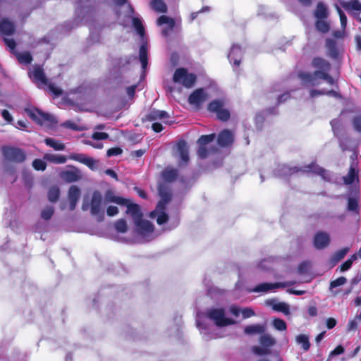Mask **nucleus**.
I'll list each match as a JSON object with an SVG mask.
<instances>
[{"label":"nucleus","mask_w":361,"mask_h":361,"mask_svg":"<svg viewBox=\"0 0 361 361\" xmlns=\"http://www.w3.org/2000/svg\"><path fill=\"white\" fill-rule=\"evenodd\" d=\"M277 170L279 172V175L283 176H291L298 172H312L314 174L320 176L324 180H331V173L324 169L320 167L315 163H311L310 164L305 165L302 167H289L287 165H282L279 166Z\"/></svg>","instance_id":"f257e3e1"},{"label":"nucleus","mask_w":361,"mask_h":361,"mask_svg":"<svg viewBox=\"0 0 361 361\" xmlns=\"http://www.w3.org/2000/svg\"><path fill=\"white\" fill-rule=\"evenodd\" d=\"M295 283V281H285V282H277V283H262L258 284L255 287L252 288L247 289V291L250 293H267L274 290V289L279 288H286L290 286H293Z\"/></svg>","instance_id":"423d86ee"},{"label":"nucleus","mask_w":361,"mask_h":361,"mask_svg":"<svg viewBox=\"0 0 361 361\" xmlns=\"http://www.w3.org/2000/svg\"><path fill=\"white\" fill-rule=\"evenodd\" d=\"M336 10L340 16L341 27L343 30H344L347 25V17L340 7L336 6Z\"/></svg>","instance_id":"13d9d810"},{"label":"nucleus","mask_w":361,"mask_h":361,"mask_svg":"<svg viewBox=\"0 0 361 361\" xmlns=\"http://www.w3.org/2000/svg\"><path fill=\"white\" fill-rule=\"evenodd\" d=\"M69 159L80 162L86 166H87L90 169H93L95 165V160L93 158L89 157L85 154L81 153H73L69 156Z\"/></svg>","instance_id":"dca6fc26"},{"label":"nucleus","mask_w":361,"mask_h":361,"mask_svg":"<svg viewBox=\"0 0 361 361\" xmlns=\"http://www.w3.org/2000/svg\"><path fill=\"white\" fill-rule=\"evenodd\" d=\"M312 64L313 67L324 71H329L331 69V64L329 62L320 57L314 58Z\"/></svg>","instance_id":"cd10ccee"},{"label":"nucleus","mask_w":361,"mask_h":361,"mask_svg":"<svg viewBox=\"0 0 361 361\" xmlns=\"http://www.w3.org/2000/svg\"><path fill=\"white\" fill-rule=\"evenodd\" d=\"M344 352V348L341 345L337 346L334 350H332L330 353V355L334 356V355H338L342 354Z\"/></svg>","instance_id":"338daca9"},{"label":"nucleus","mask_w":361,"mask_h":361,"mask_svg":"<svg viewBox=\"0 0 361 361\" xmlns=\"http://www.w3.org/2000/svg\"><path fill=\"white\" fill-rule=\"evenodd\" d=\"M80 197V190L76 185H72L68 190L70 209L74 210Z\"/></svg>","instance_id":"6ab92c4d"},{"label":"nucleus","mask_w":361,"mask_h":361,"mask_svg":"<svg viewBox=\"0 0 361 361\" xmlns=\"http://www.w3.org/2000/svg\"><path fill=\"white\" fill-rule=\"evenodd\" d=\"M196 78L195 74L189 73L184 68H179L176 70L173 80L176 83H179L187 88H190L194 85Z\"/></svg>","instance_id":"20e7f679"},{"label":"nucleus","mask_w":361,"mask_h":361,"mask_svg":"<svg viewBox=\"0 0 361 361\" xmlns=\"http://www.w3.org/2000/svg\"><path fill=\"white\" fill-rule=\"evenodd\" d=\"M169 117V114L166 111L157 109L152 110L147 115V118L149 121L161 120Z\"/></svg>","instance_id":"c756f323"},{"label":"nucleus","mask_w":361,"mask_h":361,"mask_svg":"<svg viewBox=\"0 0 361 361\" xmlns=\"http://www.w3.org/2000/svg\"><path fill=\"white\" fill-rule=\"evenodd\" d=\"M43 159L45 161L56 164H64L67 161V158L64 155L54 154L50 153L45 154L43 157Z\"/></svg>","instance_id":"c85d7f7f"},{"label":"nucleus","mask_w":361,"mask_h":361,"mask_svg":"<svg viewBox=\"0 0 361 361\" xmlns=\"http://www.w3.org/2000/svg\"><path fill=\"white\" fill-rule=\"evenodd\" d=\"M215 134L212 133L210 135H202L198 139V144L199 145L205 146L206 145L210 143L215 139Z\"/></svg>","instance_id":"09e8293b"},{"label":"nucleus","mask_w":361,"mask_h":361,"mask_svg":"<svg viewBox=\"0 0 361 361\" xmlns=\"http://www.w3.org/2000/svg\"><path fill=\"white\" fill-rule=\"evenodd\" d=\"M178 177V170L175 169H166L162 173V178L166 182H173Z\"/></svg>","instance_id":"72a5a7b5"},{"label":"nucleus","mask_w":361,"mask_h":361,"mask_svg":"<svg viewBox=\"0 0 361 361\" xmlns=\"http://www.w3.org/2000/svg\"><path fill=\"white\" fill-rule=\"evenodd\" d=\"M159 214L157 216V224L159 225L164 224L168 221V215L166 212H164V210L159 209L157 210Z\"/></svg>","instance_id":"6e6d98bb"},{"label":"nucleus","mask_w":361,"mask_h":361,"mask_svg":"<svg viewBox=\"0 0 361 361\" xmlns=\"http://www.w3.org/2000/svg\"><path fill=\"white\" fill-rule=\"evenodd\" d=\"M328 72L329 71H324L322 70L316 71L312 74L302 72L298 74V76L306 85H316L318 84L317 80L318 78L324 80L326 78L324 75H329Z\"/></svg>","instance_id":"9d476101"},{"label":"nucleus","mask_w":361,"mask_h":361,"mask_svg":"<svg viewBox=\"0 0 361 361\" xmlns=\"http://www.w3.org/2000/svg\"><path fill=\"white\" fill-rule=\"evenodd\" d=\"M134 224L137 232L138 233L139 235H142V237L148 236L154 231L153 224L147 220H143L142 219H141L140 220H138Z\"/></svg>","instance_id":"9b49d317"},{"label":"nucleus","mask_w":361,"mask_h":361,"mask_svg":"<svg viewBox=\"0 0 361 361\" xmlns=\"http://www.w3.org/2000/svg\"><path fill=\"white\" fill-rule=\"evenodd\" d=\"M224 102L223 100H214L209 104L208 110L211 112L216 113L219 120L226 121L230 118V112L228 109H224Z\"/></svg>","instance_id":"1a4fd4ad"},{"label":"nucleus","mask_w":361,"mask_h":361,"mask_svg":"<svg viewBox=\"0 0 361 361\" xmlns=\"http://www.w3.org/2000/svg\"><path fill=\"white\" fill-rule=\"evenodd\" d=\"M296 343L300 345L305 351H307L310 348V343L308 336L305 334L298 335L295 338Z\"/></svg>","instance_id":"e433bc0d"},{"label":"nucleus","mask_w":361,"mask_h":361,"mask_svg":"<svg viewBox=\"0 0 361 361\" xmlns=\"http://www.w3.org/2000/svg\"><path fill=\"white\" fill-rule=\"evenodd\" d=\"M53 207H47L41 212V217L44 220L50 219L54 214Z\"/></svg>","instance_id":"864d4df0"},{"label":"nucleus","mask_w":361,"mask_h":361,"mask_svg":"<svg viewBox=\"0 0 361 361\" xmlns=\"http://www.w3.org/2000/svg\"><path fill=\"white\" fill-rule=\"evenodd\" d=\"M89 207L90 208L91 214L96 216L99 221L104 220L102 196L100 192L97 190L92 193L90 204L87 202L83 201L82 209L87 211Z\"/></svg>","instance_id":"f03ea898"},{"label":"nucleus","mask_w":361,"mask_h":361,"mask_svg":"<svg viewBox=\"0 0 361 361\" xmlns=\"http://www.w3.org/2000/svg\"><path fill=\"white\" fill-rule=\"evenodd\" d=\"M346 281H347V279L344 276L338 277V279H336L334 281H332L330 283L329 289L332 290L334 288L342 286V285L345 284L346 283Z\"/></svg>","instance_id":"5fc2aeb1"},{"label":"nucleus","mask_w":361,"mask_h":361,"mask_svg":"<svg viewBox=\"0 0 361 361\" xmlns=\"http://www.w3.org/2000/svg\"><path fill=\"white\" fill-rule=\"evenodd\" d=\"M208 99V95L202 88L195 90L188 98L190 104L200 106Z\"/></svg>","instance_id":"f8f14e48"},{"label":"nucleus","mask_w":361,"mask_h":361,"mask_svg":"<svg viewBox=\"0 0 361 361\" xmlns=\"http://www.w3.org/2000/svg\"><path fill=\"white\" fill-rule=\"evenodd\" d=\"M330 243L329 235L323 231L316 233L314 238V246L317 250H322L327 247Z\"/></svg>","instance_id":"4468645a"},{"label":"nucleus","mask_w":361,"mask_h":361,"mask_svg":"<svg viewBox=\"0 0 361 361\" xmlns=\"http://www.w3.org/2000/svg\"><path fill=\"white\" fill-rule=\"evenodd\" d=\"M314 16L318 19H324L328 16L327 8L323 3H319L314 11Z\"/></svg>","instance_id":"c9c22d12"},{"label":"nucleus","mask_w":361,"mask_h":361,"mask_svg":"<svg viewBox=\"0 0 361 361\" xmlns=\"http://www.w3.org/2000/svg\"><path fill=\"white\" fill-rule=\"evenodd\" d=\"M233 142V135L228 130H222L218 136V144L221 147H226Z\"/></svg>","instance_id":"aec40b11"},{"label":"nucleus","mask_w":361,"mask_h":361,"mask_svg":"<svg viewBox=\"0 0 361 361\" xmlns=\"http://www.w3.org/2000/svg\"><path fill=\"white\" fill-rule=\"evenodd\" d=\"M267 303L272 306L275 311L283 312L285 314H290L289 305L285 302H274V301H269Z\"/></svg>","instance_id":"2f4dec72"},{"label":"nucleus","mask_w":361,"mask_h":361,"mask_svg":"<svg viewBox=\"0 0 361 361\" xmlns=\"http://www.w3.org/2000/svg\"><path fill=\"white\" fill-rule=\"evenodd\" d=\"M104 202L105 204L115 203L121 206H124L128 203V199L116 195L113 191L108 190L104 195Z\"/></svg>","instance_id":"a211bd4d"},{"label":"nucleus","mask_w":361,"mask_h":361,"mask_svg":"<svg viewBox=\"0 0 361 361\" xmlns=\"http://www.w3.org/2000/svg\"><path fill=\"white\" fill-rule=\"evenodd\" d=\"M315 27L317 30L322 33H326L329 30V25L326 22L322 20V19H318L315 23Z\"/></svg>","instance_id":"49530a36"},{"label":"nucleus","mask_w":361,"mask_h":361,"mask_svg":"<svg viewBox=\"0 0 361 361\" xmlns=\"http://www.w3.org/2000/svg\"><path fill=\"white\" fill-rule=\"evenodd\" d=\"M133 25L134 28L135 29V30L137 31V34L140 37H143L144 33H145V29L142 25V23L141 20L137 18H133Z\"/></svg>","instance_id":"c03bdc74"},{"label":"nucleus","mask_w":361,"mask_h":361,"mask_svg":"<svg viewBox=\"0 0 361 361\" xmlns=\"http://www.w3.org/2000/svg\"><path fill=\"white\" fill-rule=\"evenodd\" d=\"M241 313L244 319L250 318L255 314V312L249 307L243 309Z\"/></svg>","instance_id":"e2e57ef3"},{"label":"nucleus","mask_w":361,"mask_h":361,"mask_svg":"<svg viewBox=\"0 0 361 361\" xmlns=\"http://www.w3.org/2000/svg\"><path fill=\"white\" fill-rule=\"evenodd\" d=\"M123 152V150L120 147H112L107 150L106 155L107 157H113L121 154Z\"/></svg>","instance_id":"680f3d73"},{"label":"nucleus","mask_w":361,"mask_h":361,"mask_svg":"<svg viewBox=\"0 0 361 361\" xmlns=\"http://www.w3.org/2000/svg\"><path fill=\"white\" fill-rule=\"evenodd\" d=\"M326 47L329 51V55L334 59L337 58L338 53L336 48V43L334 39H327L326 41Z\"/></svg>","instance_id":"4c0bfd02"},{"label":"nucleus","mask_w":361,"mask_h":361,"mask_svg":"<svg viewBox=\"0 0 361 361\" xmlns=\"http://www.w3.org/2000/svg\"><path fill=\"white\" fill-rule=\"evenodd\" d=\"M45 160H42L39 159H36L32 161V166L35 170L37 171H44L47 167V164L44 161Z\"/></svg>","instance_id":"603ef678"},{"label":"nucleus","mask_w":361,"mask_h":361,"mask_svg":"<svg viewBox=\"0 0 361 361\" xmlns=\"http://www.w3.org/2000/svg\"><path fill=\"white\" fill-rule=\"evenodd\" d=\"M116 231L118 233H126L128 229V226L126 220L123 219H118L114 224Z\"/></svg>","instance_id":"a18cd8bd"},{"label":"nucleus","mask_w":361,"mask_h":361,"mask_svg":"<svg viewBox=\"0 0 361 361\" xmlns=\"http://www.w3.org/2000/svg\"><path fill=\"white\" fill-rule=\"evenodd\" d=\"M61 179L68 183L75 182L80 179V171L76 168H72L71 170L63 171L60 173Z\"/></svg>","instance_id":"2eb2a0df"},{"label":"nucleus","mask_w":361,"mask_h":361,"mask_svg":"<svg viewBox=\"0 0 361 361\" xmlns=\"http://www.w3.org/2000/svg\"><path fill=\"white\" fill-rule=\"evenodd\" d=\"M124 206L127 207L126 214L131 216L134 223L142 218V214L138 204L130 203L129 200H128V203Z\"/></svg>","instance_id":"f3484780"},{"label":"nucleus","mask_w":361,"mask_h":361,"mask_svg":"<svg viewBox=\"0 0 361 361\" xmlns=\"http://www.w3.org/2000/svg\"><path fill=\"white\" fill-rule=\"evenodd\" d=\"M4 42L7 45V47L10 49L11 52L13 54H14L16 52V42L14 41V39L4 38Z\"/></svg>","instance_id":"bf43d9fd"},{"label":"nucleus","mask_w":361,"mask_h":361,"mask_svg":"<svg viewBox=\"0 0 361 361\" xmlns=\"http://www.w3.org/2000/svg\"><path fill=\"white\" fill-rule=\"evenodd\" d=\"M139 59L142 69H145L147 66V49L145 45L142 44L139 51Z\"/></svg>","instance_id":"a19ab883"},{"label":"nucleus","mask_w":361,"mask_h":361,"mask_svg":"<svg viewBox=\"0 0 361 361\" xmlns=\"http://www.w3.org/2000/svg\"><path fill=\"white\" fill-rule=\"evenodd\" d=\"M118 213V209L116 206H109L106 209V214L109 216H114Z\"/></svg>","instance_id":"0e129e2a"},{"label":"nucleus","mask_w":361,"mask_h":361,"mask_svg":"<svg viewBox=\"0 0 361 361\" xmlns=\"http://www.w3.org/2000/svg\"><path fill=\"white\" fill-rule=\"evenodd\" d=\"M30 76L38 86L47 85L49 90L55 96L62 94L61 88L57 87L55 84L48 82L44 71L40 66H34L32 71L30 73Z\"/></svg>","instance_id":"7ed1b4c3"},{"label":"nucleus","mask_w":361,"mask_h":361,"mask_svg":"<svg viewBox=\"0 0 361 361\" xmlns=\"http://www.w3.org/2000/svg\"><path fill=\"white\" fill-rule=\"evenodd\" d=\"M252 351L254 354L257 355H266L270 353L269 349H267L265 347L261 346H252Z\"/></svg>","instance_id":"3c124183"},{"label":"nucleus","mask_w":361,"mask_h":361,"mask_svg":"<svg viewBox=\"0 0 361 361\" xmlns=\"http://www.w3.org/2000/svg\"><path fill=\"white\" fill-rule=\"evenodd\" d=\"M177 149L179 152L181 161L186 164L189 161L188 147L185 140H180L177 143Z\"/></svg>","instance_id":"393cba45"},{"label":"nucleus","mask_w":361,"mask_h":361,"mask_svg":"<svg viewBox=\"0 0 361 361\" xmlns=\"http://www.w3.org/2000/svg\"><path fill=\"white\" fill-rule=\"evenodd\" d=\"M158 25H162L164 24H166L168 26L167 29H164L162 30V34L164 36H168L169 30H172L175 26V21L173 18L167 16H161L157 19V22Z\"/></svg>","instance_id":"4be33fe9"},{"label":"nucleus","mask_w":361,"mask_h":361,"mask_svg":"<svg viewBox=\"0 0 361 361\" xmlns=\"http://www.w3.org/2000/svg\"><path fill=\"white\" fill-rule=\"evenodd\" d=\"M349 250V247H345L336 251L331 257V262L334 264L338 263L340 260L345 257Z\"/></svg>","instance_id":"ea45409f"},{"label":"nucleus","mask_w":361,"mask_h":361,"mask_svg":"<svg viewBox=\"0 0 361 361\" xmlns=\"http://www.w3.org/2000/svg\"><path fill=\"white\" fill-rule=\"evenodd\" d=\"M352 123L355 130L361 133V114L355 116Z\"/></svg>","instance_id":"4d7b16f0"},{"label":"nucleus","mask_w":361,"mask_h":361,"mask_svg":"<svg viewBox=\"0 0 361 361\" xmlns=\"http://www.w3.org/2000/svg\"><path fill=\"white\" fill-rule=\"evenodd\" d=\"M243 54L241 47L238 44H233L228 56L230 63H233V66L238 67L243 57Z\"/></svg>","instance_id":"ddd939ff"},{"label":"nucleus","mask_w":361,"mask_h":361,"mask_svg":"<svg viewBox=\"0 0 361 361\" xmlns=\"http://www.w3.org/2000/svg\"><path fill=\"white\" fill-rule=\"evenodd\" d=\"M45 144L54 149L55 150L61 151L65 149V145L59 140L54 138L48 137L44 140Z\"/></svg>","instance_id":"f704fd0d"},{"label":"nucleus","mask_w":361,"mask_h":361,"mask_svg":"<svg viewBox=\"0 0 361 361\" xmlns=\"http://www.w3.org/2000/svg\"><path fill=\"white\" fill-rule=\"evenodd\" d=\"M14 55L16 56L18 62L21 64L28 65L32 61V55L28 51L18 52L16 51Z\"/></svg>","instance_id":"473e14b6"},{"label":"nucleus","mask_w":361,"mask_h":361,"mask_svg":"<svg viewBox=\"0 0 361 361\" xmlns=\"http://www.w3.org/2000/svg\"><path fill=\"white\" fill-rule=\"evenodd\" d=\"M347 209L350 212H355L356 214H358L359 212V206H358V201L357 198L354 197H349L348 198V207Z\"/></svg>","instance_id":"79ce46f5"},{"label":"nucleus","mask_w":361,"mask_h":361,"mask_svg":"<svg viewBox=\"0 0 361 361\" xmlns=\"http://www.w3.org/2000/svg\"><path fill=\"white\" fill-rule=\"evenodd\" d=\"M357 178V174L356 173V167L354 164H352L350 166L348 174L343 177L344 183L345 185L352 184Z\"/></svg>","instance_id":"7c9ffc66"},{"label":"nucleus","mask_w":361,"mask_h":361,"mask_svg":"<svg viewBox=\"0 0 361 361\" xmlns=\"http://www.w3.org/2000/svg\"><path fill=\"white\" fill-rule=\"evenodd\" d=\"M206 314L217 326L222 327L235 324L234 321L225 317V311L223 308L208 310Z\"/></svg>","instance_id":"39448f33"},{"label":"nucleus","mask_w":361,"mask_h":361,"mask_svg":"<svg viewBox=\"0 0 361 361\" xmlns=\"http://www.w3.org/2000/svg\"><path fill=\"white\" fill-rule=\"evenodd\" d=\"M151 6L153 10L159 13H166L167 11V6L164 0H152Z\"/></svg>","instance_id":"58836bf2"},{"label":"nucleus","mask_w":361,"mask_h":361,"mask_svg":"<svg viewBox=\"0 0 361 361\" xmlns=\"http://www.w3.org/2000/svg\"><path fill=\"white\" fill-rule=\"evenodd\" d=\"M15 31V25L13 22L7 18L1 20L0 22V32L3 35L10 36Z\"/></svg>","instance_id":"5701e85b"},{"label":"nucleus","mask_w":361,"mask_h":361,"mask_svg":"<svg viewBox=\"0 0 361 361\" xmlns=\"http://www.w3.org/2000/svg\"><path fill=\"white\" fill-rule=\"evenodd\" d=\"M331 126L334 133H336V131L339 130L340 128V122L338 119H334L331 121Z\"/></svg>","instance_id":"69168bd1"},{"label":"nucleus","mask_w":361,"mask_h":361,"mask_svg":"<svg viewBox=\"0 0 361 361\" xmlns=\"http://www.w3.org/2000/svg\"><path fill=\"white\" fill-rule=\"evenodd\" d=\"M259 343L262 347L269 349L276 345V341L271 335L264 333L259 336Z\"/></svg>","instance_id":"a878e982"},{"label":"nucleus","mask_w":361,"mask_h":361,"mask_svg":"<svg viewBox=\"0 0 361 361\" xmlns=\"http://www.w3.org/2000/svg\"><path fill=\"white\" fill-rule=\"evenodd\" d=\"M340 4L349 13L353 11H361V3L357 0H351L349 1H340Z\"/></svg>","instance_id":"bb28decb"},{"label":"nucleus","mask_w":361,"mask_h":361,"mask_svg":"<svg viewBox=\"0 0 361 361\" xmlns=\"http://www.w3.org/2000/svg\"><path fill=\"white\" fill-rule=\"evenodd\" d=\"M60 195V190L58 187H51L48 192V199L51 202H55L58 200Z\"/></svg>","instance_id":"37998d69"},{"label":"nucleus","mask_w":361,"mask_h":361,"mask_svg":"<svg viewBox=\"0 0 361 361\" xmlns=\"http://www.w3.org/2000/svg\"><path fill=\"white\" fill-rule=\"evenodd\" d=\"M1 116L4 118V119L8 122H11L13 121L12 116L11 115L9 111L6 109L3 110V111L1 112Z\"/></svg>","instance_id":"774afa93"},{"label":"nucleus","mask_w":361,"mask_h":361,"mask_svg":"<svg viewBox=\"0 0 361 361\" xmlns=\"http://www.w3.org/2000/svg\"><path fill=\"white\" fill-rule=\"evenodd\" d=\"M4 157L13 162L21 163L25 160L26 155L21 149L13 147H4L2 149Z\"/></svg>","instance_id":"6e6552de"},{"label":"nucleus","mask_w":361,"mask_h":361,"mask_svg":"<svg viewBox=\"0 0 361 361\" xmlns=\"http://www.w3.org/2000/svg\"><path fill=\"white\" fill-rule=\"evenodd\" d=\"M25 112L31 119L40 125L47 122L50 123L56 122L55 118L52 115L42 112L36 108L25 109Z\"/></svg>","instance_id":"0eeeda50"},{"label":"nucleus","mask_w":361,"mask_h":361,"mask_svg":"<svg viewBox=\"0 0 361 361\" xmlns=\"http://www.w3.org/2000/svg\"><path fill=\"white\" fill-rule=\"evenodd\" d=\"M215 149H216L215 148H212L210 149H208L205 146L200 145L198 151H197V154H198L199 157H200L202 159H205L207 157V156L210 153L214 152L215 151Z\"/></svg>","instance_id":"8fccbe9b"},{"label":"nucleus","mask_w":361,"mask_h":361,"mask_svg":"<svg viewBox=\"0 0 361 361\" xmlns=\"http://www.w3.org/2000/svg\"><path fill=\"white\" fill-rule=\"evenodd\" d=\"M108 137L109 135L106 133L103 132H95L92 135V138L94 140H106Z\"/></svg>","instance_id":"052dcab7"},{"label":"nucleus","mask_w":361,"mask_h":361,"mask_svg":"<svg viewBox=\"0 0 361 361\" xmlns=\"http://www.w3.org/2000/svg\"><path fill=\"white\" fill-rule=\"evenodd\" d=\"M159 194L161 200L157 206V210H164L166 204L171 200V193L166 188L161 186L159 188Z\"/></svg>","instance_id":"412c9836"},{"label":"nucleus","mask_w":361,"mask_h":361,"mask_svg":"<svg viewBox=\"0 0 361 361\" xmlns=\"http://www.w3.org/2000/svg\"><path fill=\"white\" fill-rule=\"evenodd\" d=\"M272 325L274 328L278 331H285L287 329V325L285 321L279 318L274 319Z\"/></svg>","instance_id":"de8ad7c7"},{"label":"nucleus","mask_w":361,"mask_h":361,"mask_svg":"<svg viewBox=\"0 0 361 361\" xmlns=\"http://www.w3.org/2000/svg\"><path fill=\"white\" fill-rule=\"evenodd\" d=\"M266 324H256L245 326L244 332L247 335L263 334L266 331Z\"/></svg>","instance_id":"b1692460"}]
</instances>
